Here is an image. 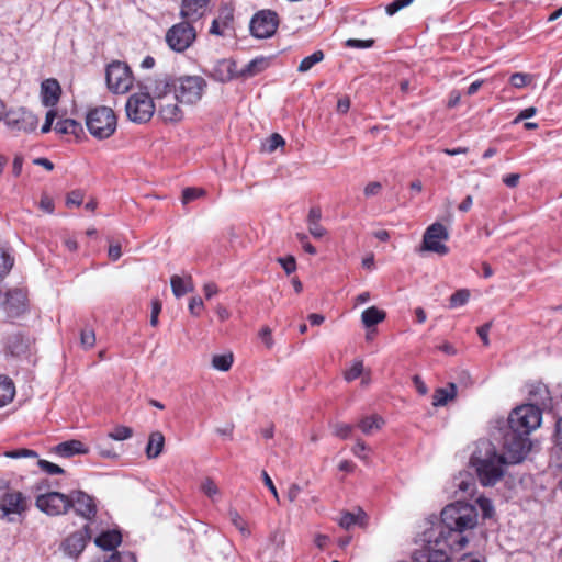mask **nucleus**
Wrapping results in <instances>:
<instances>
[{
    "mask_svg": "<svg viewBox=\"0 0 562 562\" xmlns=\"http://www.w3.org/2000/svg\"><path fill=\"white\" fill-rule=\"evenodd\" d=\"M108 256L112 261L119 260L122 256L121 245L119 243L111 244L108 250Z\"/></svg>",
    "mask_w": 562,
    "mask_h": 562,
    "instance_id": "64",
    "label": "nucleus"
},
{
    "mask_svg": "<svg viewBox=\"0 0 562 562\" xmlns=\"http://www.w3.org/2000/svg\"><path fill=\"white\" fill-rule=\"evenodd\" d=\"M414 0H394L386 5L385 11L389 15L395 14L401 9L409 5Z\"/></svg>",
    "mask_w": 562,
    "mask_h": 562,
    "instance_id": "53",
    "label": "nucleus"
},
{
    "mask_svg": "<svg viewBox=\"0 0 562 562\" xmlns=\"http://www.w3.org/2000/svg\"><path fill=\"white\" fill-rule=\"evenodd\" d=\"M0 304L9 317H18L26 310V294L21 289H13L0 294Z\"/></svg>",
    "mask_w": 562,
    "mask_h": 562,
    "instance_id": "17",
    "label": "nucleus"
},
{
    "mask_svg": "<svg viewBox=\"0 0 562 562\" xmlns=\"http://www.w3.org/2000/svg\"><path fill=\"white\" fill-rule=\"evenodd\" d=\"M121 542L122 535L117 530L103 531L94 539L95 546L105 551L114 550Z\"/></svg>",
    "mask_w": 562,
    "mask_h": 562,
    "instance_id": "22",
    "label": "nucleus"
},
{
    "mask_svg": "<svg viewBox=\"0 0 562 562\" xmlns=\"http://www.w3.org/2000/svg\"><path fill=\"white\" fill-rule=\"evenodd\" d=\"M477 503L483 512V516L485 518H490L492 517L493 513H494V507H493V504L492 502L488 499V498H485V497H480L477 499Z\"/></svg>",
    "mask_w": 562,
    "mask_h": 562,
    "instance_id": "54",
    "label": "nucleus"
},
{
    "mask_svg": "<svg viewBox=\"0 0 562 562\" xmlns=\"http://www.w3.org/2000/svg\"><path fill=\"white\" fill-rule=\"evenodd\" d=\"M80 344L85 349L92 348L95 344V334L92 328H85L80 333Z\"/></svg>",
    "mask_w": 562,
    "mask_h": 562,
    "instance_id": "40",
    "label": "nucleus"
},
{
    "mask_svg": "<svg viewBox=\"0 0 562 562\" xmlns=\"http://www.w3.org/2000/svg\"><path fill=\"white\" fill-rule=\"evenodd\" d=\"M91 539V528L86 524L81 529L68 535L59 544V550L69 558H78Z\"/></svg>",
    "mask_w": 562,
    "mask_h": 562,
    "instance_id": "14",
    "label": "nucleus"
},
{
    "mask_svg": "<svg viewBox=\"0 0 562 562\" xmlns=\"http://www.w3.org/2000/svg\"><path fill=\"white\" fill-rule=\"evenodd\" d=\"M105 562H136V557L132 552H115Z\"/></svg>",
    "mask_w": 562,
    "mask_h": 562,
    "instance_id": "48",
    "label": "nucleus"
},
{
    "mask_svg": "<svg viewBox=\"0 0 562 562\" xmlns=\"http://www.w3.org/2000/svg\"><path fill=\"white\" fill-rule=\"evenodd\" d=\"M86 125L92 136L105 139L116 130V116L111 108L99 106L87 114Z\"/></svg>",
    "mask_w": 562,
    "mask_h": 562,
    "instance_id": "6",
    "label": "nucleus"
},
{
    "mask_svg": "<svg viewBox=\"0 0 562 562\" xmlns=\"http://www.w3.org/2000/svg\"><path fill=\"white\" fill-rule=\"evenodd\" d=\"M105 79L109 90L117 94L126 93L133 86V75L130 67L117 60L108 65Z\"/></svg>",
    "mask_w": 562,
    "mask_h": 562,
    "instance_id": "7",
    "label": "nucleus"
},
{
    "mask_svg": "<svg viewBox=\"0 0 562 562\" xmlns=\"http://www.w3.org/2000/svg\"><path fill=\"white\" fill-rule=\"evenodd\" d=\"M529 394L535 401L532 404L541 409L551 405L550 392L544 384L538 383L537 385H533L529 391Z\"/></svg>",
    "mask_w": 562,
    "mask_h": 562,
    "instance_id": "26",
    "label": "nucleus"
},
{
    "mask_svg": "<svg viewBox=\"0 0 562 562\" xmlns=\"http://www.w3.org/2000/svg\"><path fill=\"white\" fill-rule=\"evenodd\" d=\"M324 59V53L322 50H316L312 55L303 58L297 67L300 72L308 71L314 65L322 61Z\"/></svg>",
    "mask_w": 562,
    "mask_h": 562,
    "instance_id": "36",
    "label": "nucleus"
},
{
    "mask_svg": "<svg viewBox=\"0 0 562 562\" xmlns=\"http://www.w3.org/2000/svg\"><path fill=\"white\" fill-rule=\"evenodd\" d=\"M366 516L364 512L359 509L358 514L346 512L341 515L338 524L344 529H349L357 524H361L360 520Z\"/></svg>",
    "mask_w": 562,
    "mask_h": 562,
    "instance_id": "34",
    "label": "nucleus"
},
{
    "mask_svg": "<svg viewBox=\"0 0 562 562\" xmlns=\"http://www.w3.org/2000/svg\"><path fill=\"white\" fill-rule=\"evenodd\" d=\"M449 239V232L441 223L436 222L428 226L423 236V250L445 256L449 252L448 246L442 240Z\"/></svg>",
    "mask_w": 562,
    "mask_h": 562,
    "instance_id": "12",
    "label": "nucleus"
},
{
    "mask_svg": "<svg viewBox=\"0 0 562 562\" xmlns=\"http://www.w3.org/2000/svg\"><path fill=\"white\" fill-rule=\"evenodd\" d=\"M470 299V292L467 289L456 291L449 300L451 308L463 306Z\"/></svg>",
    "mask_w": 562,
    "mask_h": 562,
    "instance_id": "38",
    "label": "nucleus"
},
{
    "mask_svg": "<svg viewBox=\"0 0 562 562\" xmlns=\"http://www.w3.org/2000/svg\"><path fill=\"white\" fill-rule=\"evenodd\" d=\"M210 0H182L180 16L183 20L195 22L201 19Z\"/></svg>",
    "mask_w": 562,
    "mask_h": 562,
    "instance_id": "19",
    "label": "nucleus"
},
{
    "mask_svg": "<svg viewBox=\"0 0 562 562\" xmlns=\"http://www.w3.org/2000/svg\"><path fill=\"white\" fill-rule=\"evenodd\" d=\"M191 21L184 20L172 25L166 33V42L168 46L177 52L182 53L188 49L195 41V29L191 25Z\"/></svg>",
    "mask_w": 562,
    "mask_h": 562,
    "instance_id": "8",
    "label": "nucleus"
},
{
    "mask_svg": "<svg viewBox=\"0 0 562 562\" xmlns=\"http://www.w3.org/2000/svg\"><path fill=\"white\" fill-rule=\"evenodd\" d=\"M15 395V386L13 381L5 376L0 375V407L8 405Z\"/></svg>",
    "mask_w": 562,
    "mask_h": 562,
    "instance_id": "28",
    "label": "nucleus"
},
{
    "mask_svg": "<svg viewBox=\"0 0 562 562\" xmlns=\"http://www.w3.org/2000/svg\"><path fill=\"white\" fill-rule=\"evenodd\" d=\"M384 425V420L382 417L378 415H371L362 418L358 427L364 435H371L374 430H379Z\"/></svg>",
    "mask_w": 562,
    "mask_h": 562,
    "instance_id": "32",
    "label": "nucleus"
},
{
    "mask_svg": "<svg viewBox=\"0 0 562 562\" xmlns=\"http://www.w3.org/2000/svg\"><path fill=\"white\" fill-rule=\"evenodd\" d=\"M14 263L13 257L4 249H0V279L5 277Z\"/></svg>",
    "mask_w": 562,
    "mask_h": 562,
    "instance_id": "37",
    "label": "nucleus"
},
{
    "mask_svg": "<svg viewBox=\"0 0 562 562\" xmlns=\"http://www.w3.org/2000/svg\"><path fill=\"white\" fill-rule=\"evenodd\" d=\"M30 508L29 498L20 491H11L0 501L1 518L14 522V516L24 517Z\"/></svg>",
    "mask_w": 562,
    "mask_h": 562,
    "instance_id": "11",
    "label": "nucleus"
},
{
    "mask_svg": "<svg viewBox=\"0 0 562 562\" xmlns=\"http://www.w3.org/2000/svg\"><path fill=\"white\" fill-rule=\"evenodd\" d=\"M269 541L276 547V549H283L285 544V535L283 531L276 529L270 533Z\"/></svg>",
    "mask_w": 562,
    "mask_h": 562,
    "instance_id": "52",
    "label": "nucleus"
},
{
    "mask_svg": "<svg viewBox=\"0 0 562 562\" xmlns=\"http://www.w3.org/2000/svg\"><path fill=\"white\" fill-rule=\"evenodd\" d=\"M165 445V437L160 431H154L149 435L148 442L146 446V456L148 459L157 458Z\"/></svg>",
    "mask_w": 562,
    "mask_h": 562,
    "instance_id": "27",
    "label": "nucleus"
},
{
    "mask_svg": "<svg viewBox=\"0 0 562 562\" xmlns=\"http://www.w3.org/2000/svg\"><path fill=\"white\" fill-rule=\"evenodd\" d=\"M278 262L282 266L286 274H291L296 270V261L293 256L280 257L277 259Z\"/></svg>",
    "mask_w": 562,
    "mask_h": 562,
    "instance_id": "51",
    "label": "nucleus"
},
{
    "mask_svg": "<svg viewBox=\"0 0 562 562\" xmlns=\"http://www.w3.org/2000/svg\"><path fill=\"white\" fill-rule=\"evenodd\" d=\"M491 326H492V323L490 322V323H485L484 325H482L477 328V335L481 338L484 346L490 345L488 333H490Z\"/></svg>",
    "mask_w": 562,
    "mask_h": 562,
    "instance_id": "59",
    "label": "nucleus"
},
{
    "mask_svg": "<svg viewBox=\"0 0 562 562\" xmlns=\"http://www.w3.org/2000/svg\"><path fill=\"white\" fill-rule=\"evenodd\" d=\"M374 44L373 40H356L349 38L345 42V46L349 48L364 49L370 48Z\"/></svg>",
    "mask_w": 562,
    "mask_h": 562,
    "instance_id": "46",
    "label": "nucleus"
},
{
    "mask_svg": "<svg viewBox=\"0 0 562 562\" xmlns=\"http://www.w3.org/2000/svg\"><path fill=\"white\" fill-rule=\"evenodd\" d=\"M477 510L472 504L456 502L447 505L440 520L425 530L423 548L415 552L417 562H451L447 550L460 551L469 542L468 533L477 525Z\"/></svg>",
    "mask_w": 562,
    "mask_h": 562,
    "instance_id": "1",
    "label": "nucleus"
},
{
    "mask_svg": "<svg viewBox=\"0 0 562 562\" xmlns=\"http://www.w3.org/2000/svg\"><path fill=\"white\" fill-rule=\"evenodd\" d=\"M132 435L133 429L131 427L120 425L114 427V429L109 434V437L113 440L121 441L131 438Z\"/></svg>",
    "mask_w": 562,
    "mask_h": 562,
    "instance_id": "39",
    "label": "nucleus"
},
{
    "mask_svg": "<svg viewBox=\"0 0 562 562\" xmlns=\"http://www.w3.org/2000/svg\"><path fill=\"white\" fill-rule=\"evenodd\" d=\"M54 451L63 458H70L75 454H87L89 449L80 440L72 439L58 443Z\"/></svg>",
    "mask_w": 562,
    "mask_h": 562,
    "instance_id": "21",
    "label": "nucleus"
},
{
    "mask_svg": "<svg viewBox=\"0 0 562 562\" xmlns=\"http://www.w3.org/2000/svg\"><path fill=\"white\" fill-rule=\"evenodd\" d=\"M40 207L45 213L52 214L55 210L53 199L47 194H43L40 201Z\"/></svg>",
    "mask_w": 562,
    "mask_h": 562,
    "instance_id": "56",
    "label": "nucleus"
},
{
    "mask_svg": "<svg viewBox=\"0 0 562 562\" xmlns=\"http://www.w3.org/2000/svg\"><path fill=\"white\" fill-rule=\"evenodd\" d=\"M279 25V16L272 10H260L250 20L249 29L252 36L257 38L271 37Z\"/></svg>",
    "mask_w": 562,
    "mask_h": 562,
    "instance_id": "10",
    "label": "nucleus"
},
{
    "mask_svg": "<svg viewBox=\"0 0 562 562\" xmlns=\"http://www.w3.org/2000/svg\"><path fill=\"white\" fill-rule=\"evenodd\" d=\"M4 456L11 459L19 458H36L37 453L34 450L22 448L4 452Z\"/></svg>",
    "mask_w": 562,
    "mask_h": 562,
    "instance_id": "45",
    "label": "nucleus"
},
{
    "mask_svg": "<svg viewBox=\"0 0 562 562\" xmlns=\"http://www.w3.org/2000/svg\"><path fill=\"white\" fill-rule=\"evenodd\" d=\"M153 79H149L145 86V92H137L132 94L126 102L125 110L127 117L135 123L142 124L148 122L154 113L156 108L158 109V103L154 94L148 89V86Z\"/></svg>",
    "mask_w": 562,
    "mask_h": 562,
    "instance_id": "5",
    "label": "nucleus"
},
{
    "mask_svg": "<svg viewBox=\"0 0 562 562\" xmlns=\"http://www.w3.org/2000/svg\"><path fill=\"white\" fill-rule=\"evenodd\" d=\"M203 308V301L201 297H192L189 302V311L192 315L199 316Z\"/></svg>",
    "mask_w": 562,
    "mask_h": 562,
    "instance_id": "60",
    "label": "nucleus"
},
{
    "mask_svg": "<svg viewBox=\"0 0 562 562\" xmlns=\"http://www.w3.org/2000/svg\"><path fill=\"white\" fill-rule=\"evenodd\" d=\"M54 130L57 134L72 135L76 138L80 137V135L83 133L81 123L72 119L58 120L54 126Z\"/></svg>",
    "mask_w": 562,
    "mask_h": 562,
    "instance_id": "23",
    "label": "nucleus"
},
{
    "mask_svg": "<svg viewBox=\"0 0 562 562\" xmlns=\"http://www.w3.org/2000/svg\"><path fill=\"white\" fill-rule=\"evenodd\" d=\"M229 519L232 524L239 530L244 538H249L251 535L250 529L247 527L246 521L241 518L236 509H229Z\"/></svg>",
    "mask_w": 562,
    "mask_h": 562,
    "instance_id": "35",
    "label": "nucleus"
},
{
    "mask_svg": "<svg viewBox=\"0 0 562 562\" xmlns=\"http://www.w3.org/2000/svg\"><path fill=\"white\" fill-rule=\"evenodd\" d=\"M382 189V186L380 182L378 181H373V182H370L364 188V195L366 196H373V195H376L379 194V192L381 191Z\"/></svg>",
    "mask_w": 562,
    "mask_h": 562,
    "instance_id": "63",
    "label": "nucleus"
},
{
    "mask_svg": "<svg viewBox=\"0 0 562 562\" xmlns=\"http://www.w3.org/2000/svg\"><path fill=\"white\" fill-rule=\"evenodd\" d=\"M509 460L508 451L499 454L496 447L487 440L480 441L471 456L479 481L484 486H493L504 476V465L515 464Z\"/></svg>",
    "mask_w": 562,
    "mask_h": 562,
    "instance_id": "4",
    "label": "nucleus"
},
{
    "mask_svg": "<svg viewBox=\"0 0 562 562\" xmlns=\"http://www.w3.org/2000/svg\"><path fill=\"white\" fill-rule=\"evenodd\" d=\"M206 88V80L196 75H159L148 86L158 103V114L165 122L181 121L184 113L178 103L196 104L202 100Z\"/></svg>",
    "mask_w": 562,
    "mask_h": 562,
    "instance_id": "2",
    "label": "nucleus"
},
{
    "mask_svg": "<svg viewBox=\"0 0 562 562\" xmlns=\"http://www.w3.org/2000/svg\"><path fill=\"white\" fill-rule=\"evenodd\" d=\"M267 66H268V60L265 57L255 58V59L250 60L245 66V68H243L240 70L239 76L244 77V78L254 77V76L258 75L259 72H261L262 70H265L267 68Z\"/></svg>",
    "mask_w": 562,
    "mask_h": 562,
    "instance_id": "30",
    "label": "nucleus"
},
{
    "mask_svg": "<svg viewBox=\"0 0 562 562\" xmlns=\"http://www.w3.org/2000/svg\"><path fill=\"white\" fill-rule=\"evenodd\" d=\"M386 314L384 311L379 310L376 306H370L361 314L362 324L370 328L384 321Z\"/></svg>",
    "mask_w": 562,
    "mask_h": 562,
    "instance_id": "29",
    "label": "nucleus"
},
{
    "mask_svg": "<svg viewBox=\"0 0 562 562\" xmlns=\"http://www.w3.org/2000/svg\"><path fill=\"white\" fill-rule=\"evenodd\" d=\"M37 464L47 474L56 475V474H63L64 473V469L63 468H60L59 465H57V464H55L53 462H49L47 460L38 459L37 460Z\"/></svg>",
    "mask_w": 562,
    "mask_h": 562,
    "instance_id": "43",
    "label": "nucleus"
},
{
    "mask_svg": "<svg viewBox=\"0 0 562 562\" xmlns=\"http://www.w3.org/2000/svg\"><path fill=\"white\" fill-rule=\"evenodd\" d=\"M61 88L59 82L54 79H45L41 85L42 103L45 106H55L59 101Z\"/></svg>",
    "mask_w": 562,
    "mask_h": 562,
    "instance_id": "20",
    "label": "nucleus"
},
{
    "mask_svg": "<svg viewBox=\"0 0 562 562\" xmlns=\"http://www.w3.org/2000/svg\"><path fill=\"white\" fill-rule=\"evenodd\" d=\"M83 201V194L80 191H71L67 195L66 204L67 206H79Z\"/></svg>",
    "mask_w": 562,
    "mask_h": 562,
    "instance_id": "55",
    "label": "nucleus"
},
{
    "mask_svg": "<svg viewBox=\"0 0 562 562\" xmlns=\"http://www.w3.org/2000/svg\"><path fill=\"white\" fill-rule=\"evenodd\" d=\"M363 371V363L361 360L355 361L353 364L345 372L346 381L350 382L358 379Z\"/></svg>",
    "mask_w": 562,
    "mask_h": 562,
    "instance_id": "41",
    "label": "nucleus"
},
{
    "mask_svg": "<svg viewBox=\"0 0 562 562\" xmlns=\"http://www.w3.org/2000/svg\"><path fill=\"white\" fill-rule=\"evenodd\" d=\"M542 420L541 408L524 404L512 411L503 434V448L508 451L512 462H521L531 449L529 435Z\"/></svg>",
    "mask_w": 562,
    "mask_h": 562,
    "instance_id": "3",
    "label": "nucleus"
},
{
    "mask_svg": "<svg viewBox=\"0 0 562 562\" xmlns=\"http://www.w3.org/2000/svg\"><path fill=\"white\" fill-rule=\"evenodd\" d=\"M296 237L297 239L300 240L303 249L310 254V255H315L316 254V248L308 241V237L306 234L304 233H299L296 234Z\"/></svg>",
    "mask_w": 562,
    "mask_h": 562,
    "instance_id": "57",
    "label": "nucleus"
},
{
    "mask_svg": "<svg viewBox=\"0 0 562 562\" xmlns=\"http://www.w3.org/2000/svg\"><path fill=\"white\" fill-rule=\"evenodd\" d=\"M55 117H56V112L54 110H49L46 113L45 122L41 128L42 133H48L52 130Z\"/></svg>",
    "mask_w": 562,
    "mask_h": 562,
    "instance_id": "62",
    "label": "nucleus"
},
{
    "mask_svg": "<svg viewBox=\"0 0 562 562\" xmlns=\"http://www.w3.org/2000/svg\"><path fill=\"white\" fill-rule=\"evenodd\" d=\"M27 340L21 334H12L7 337L5 348L12 356H21L26 352Z\"/></svg>",
    "mask_w": 562,
    "mask_h": 562,
    "instance_id": "24",
    "label": "nucleus"
},
{
    "mask_svg": "<svg viewBox=\"0 0 562 562\" xmlns=\"http://www.w3.org/2000/svg\"><path fill=\"white\" fill-rule=\"evenodd\" d=\"M161 312V303L154 300L151 303L150 325L156 327L158 325V315Z\"/></svg>",
    "mask_w": 562,
    "mask_h": 562,
    "instance_id": "58",
    "label": "nucleus"
},
{
    "mask_svg": "<svg viewBox=\"0 0 562 562\" xmlns=\"http://www.w3.org/2000/svg\"><path fill=\"white\" fill-rule=\"evenodd\" d=\"M218 82H228L239 76L236 71V63L233 59L223 58L214 63L211 70L205 72Z\"/></svg>",
    "mask_w": 562,
    "mask_h": 562,
    "instance_id": "18",
    "label": "nucleus"
},
{
    "mask_svg": "<svg viewBox=\"0 0 562 562\" xmlns=\"http://www.w3.org/2000/svg\"><path fill=\"white\" fill-rule=\"evenodd\" d=\"M69 503L70 508L75 510L77 516L86 519L87 521L94 520L98 513L94 497L83 491L76 490L69 493Z\"/></svg>",
    "mask_w": 562,
    "mask_h": 562,
    "instance_id": "15",
    "label": "nucleus"
},
{
    "mask_svg": "<svg viewBox=\"0 0 562 562\" xmlns=\"http://www.w3.org/2000/svg\"><path fill=\"white\" fill-rule=\"evenodd\" d=\"M202 492L210 498L218 494V488L214 481L210 477L205 479L201 485Z\"/></svg>",
    "mask_w": 562,
    "mask_h": 562,
    "instance_id": "49",
    "label": "nucleus"
},
{
    "mask_svg": "<svg viewBox=\"0 0 562 562\" xmlns=\"http://www.w3.org/2000/svg\"><path fill=\"white\" fill-rule=\"evenodd\" d=\"M5 125L14 132L31 133L36 130L38 119L25 108L10 110L4 113Z\"/></svg>",
    "mask_w": 562,
    "mask_h": 562,
    "instance_id": "13",
    "label": "nucleus"
},
{
    "mask_svg": "<svg viewBox=\"0 0 562 562\" xmlns=\"http://www.w3.org/2000/svg\"><path fill=\"white\" fill-rule=\"evenodd\" d=\"M457 395V385L449 383L447 387L435 390L432 395V405L435 407L445 406L449 401L453 400Z\"/></svg>",
    "mask_w": 562,
    "mask_h": 562,
    "instance_id": "25",
    "label": "nucleus"
},
{
    "mask_svg": "<svg viewBox=\"0 0 562 562\" xmlns=\"http://www.w3.org/2000/svg\"><path fill=\"white\" fill-rule=\"evenodd\" d=\"M530 76L522 72H515L509 78L510 85L515 88H524L530 82Z\"/></svg>",
    "mask_w": 562,
    "mask_h": 562,
    "instance_id": "44",
    "label": "nucleus"
},
{
    "mask_svg": "<svg viewBox=\"0 0 562 562\" xmlns=\"http://www.w3.org/2000/svg\"><path fill=\"white\" fill-rule=\"evenodd\" d=\"M235 32L234 8L224 3L218 9V15L212 21L209 33L216 36H228Z\"/></svg>",
    "mask_w": 562,
    "mask_h": 562,
    "instance_id": "16",
    "label": "nucleus"
},
{
    "mask_svg": "<svg viewBox=\"0 0 562 562\" xmlns=\"http://www.w3.org/2000/svg\"><path fill=\"white\" fill-rule=\"evenodd\" d=\"M234 362V357L232 352L224 355H215L212 358V367L218 371L226 372L231 369Z\"/></svg>",
    "mask_w": 562,
    "mask_h": 562,
    "instance_id": "33",
    "label": "nucleus"
},
{
    "mask_svg": "<svg viewBox=\"0 0 562 562\" xmlns=\"http://www.w3.org/2000/svg\"><path fill=\"white\" fill-rule=\"evenodd\" d=\"M353 427L349 424L338 423L334 426V435L340 439H348Z\"/></svg>",
    "mask_w": 562,
    "mask_h": 562,
    "instance_id": "47",
    "label": "nucleus"
},
{
    "mask_svg": "<svg viewBox=\"0 0 562 562\" xmlns=\"http://www.w3.org/2000/svg\"><path fill=\"white\" fill-rule=\"evenodd\" d=\"M35 506L48 516H60L70 509L69 494L47 492L36 496Z\"/></svg>",
    "mask_w": 562,
    "mask_h": 562,
    "instance_id": "9",
    "label": "nucleus"
},
{
    "mask_svg": "<svg viewBox=\"0 0 562 562\" xmlns=\"http://www.w3.org/2000/svg\"><path fill=\"white\" fill-rule=\"evenodd\" d=\"M204 193H205V191L203 189L186 188L182 191L181 201H182L183 204H188L191 201L202 196Z\"/></svg>",
    "mask_w": 562,
    "mask_h": 562,
    "instance_id": "42",
    "label": "nucleus"
},
{
    "mask_svg": "<svg viewBox=\"0 0 562 562\" xmlns=\"http://www.w3.org/2000/svg\"><path fill=\"white\" fill-rule=\"evenodd\" d=\"M285 144L283 137L278 134V133H273L268 139H267V151L269 153H272L278 147L280 146H283Z\"/></svg>",
    "mask_w": 562,
    "mask_h": 562,
    "instance_id": "50",
    "label": "nucleus"
},
{
    "mask_svg": "<svg viewBox=\"0 0 562 562\" xmlns=\"http://www.w3.org/2000/svg\"><path fill=\"white\" fill-rule=\"evenodd\" d=\"M308 232L314 238H322L326 235V229L319 223L308 224Z\"/></svg>",
    "mask_w": 562,
    "mask_h": 562,
    "instance_id": "61",
    "label": "nucleus"
},
{
    "mask_svg": "<svg viewBox=\"0 0 562 562\" xmlns=\"http://www.w3.org/2000/svg\"><path fill=\"white\" fill-rule=\"evenodd\" d=\"M170 285L172 293L176 297H181L188 292L193 291V285L191 283V279L189 278L188 281L182 279L181 277L175 274L170 279Z\"/></svg>",
    "mask_w": 562,
    "mask_h": 562,
    "instance_id": "31",
    "label": "nucleus"
}]
</instances>
